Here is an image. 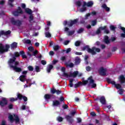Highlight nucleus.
Segmentation results:
<instances>
[{
  "label": "nucleus",
  "mask_w": 125,
  "mask_h": 125,
  "mask_svg": "<svg viewBox=\"0 0 125 125\" xmlns=\"http://www.w3.org/2000/svg\"><path fill=\"white\" fill-rule=\"evenodd\" d=\"M75 46H80L81 45V42L79 41H76L75 43Z\"/></svg>",
  "instance_id": "nucleus-48"
},
{
  "label": "nucleus",
  "mask_w": 125,
  "mask_h": 125,
  "mask_svg": "<svg viewBox=\"0 0 125 125\" xmlns=\"http://www.w3.org/2000/svg\"><path fill=\"white\" fill-rule=\"evenodd\" d=\"M31 41L30 40H26L25 41V43H27V44H31Z\"/></svg>",
  "instance_id": "nucleus-57"
},
{
  "label": "nucleus",
  "mask_w": 125,
  "mask_h": 125,
  "mask_svg": "<svg viewBox=\"0 0 125 125\" xmlns=\"http://www.w3.org/2000/svg\"><path fill=\"white\" fill-rule=\"evenodd\" d=\"M75 30H72L71 31H68V36H73L75 34Z\"/></svg>",
  "instance_id": "nucleus-44"
},
{
  "label": "nucleus",
  "mask_w": 125,
  "mask_h": 125,
  "mask_svg": "<svg viewBox=\"0 0 125 125\" xmlns=\"http://www.w3.org/2000/svg\"><path fill=\"white\" fill-rule=\"evenodd\" d=\"M65 118L67 122H68L69 124H70V125H72V124L74 123V119H73V117L72 116L70 115H65Z\"/></svg>",
  "instance_id": "nucleus-14"
},
{
  "label": "nucleus",
  "mask_w": 125,
  "mask_h": 125,
  "mask_svg": "<svg viewBox=\"0 0 125 125\" xmlns=\"http://www.w3.org/2000/svg\"><path fill=\"white\" fill-rule=\"evenodd\" d=\"M120 29L123 31L124 33L121 34V38H125V28L123 26H120Z\"/></svg>",
  "instance_id": "nucleus-23"
},
{
  "label": "nucleus",
  "mask_w": 125,
  "mask_h": 125,
  "mask_svg": "<svg viewBox=\"0 0 125 125\" xmlns=\"http://www.w3.org/2000/svg\"><path fill=\"white\" fill-rule=\"evenodd\" d=\"M97 23V20H94L91 21V25L92 26H95L96 25V23Z\"/></svg>",
  "instance_id": "nucleus-47"
},
{
  "label": "nucleus",
  "mask_w": 125,
  "mask_h": 125,
  "mask_svg": "<svg viewBox=\"0 0 125 125\" xmlns=\"http://www.w3.org/2000/svg\"><path fill=\"white\" fill-rule=\"evenodd\" d=\"M27 69L30 72H33V71H34V67H33L32 65H29Z\"/></svg>",
  "instance_id": "nucleus-39"
},
{
  "label": "nucleus",
  "mask_w": 125,
  "mask_h": 125,
  "mask_svg": "<svg viewBox=\"0 0 125 125\" xmlns=\"http://www.w3.org/2000/svg\"><path fill=\"white\" fill-rule=\"evenodd\" d=\"M78 75H79V71H76L73 72V73H70L69 75L67 73H63L62 74V76L63 77H66V78H68L69 77L70 78H71L72 77L73 78H76Z\"/></svg>",
  "instance_id": "nucleus-7"
},
{
  "label": "nucleus",
  "mask_w": 125,
  "mask_h": 125,
  "mask_svg": "<svg viewBox=\"0 0 125 125\" xmlns=\"http://www.w3.org/2000/svg\"><path fill=\"white\" fill-rule=\"evenodd\" d=\"M25 12H26V13H27V14H29L31 15L32 13H33V11H32V10L31 9L29 8H26L25 9Z\"/></svg>",
  "instance_id": "nucleus-31"
},
{
  "label": "nucleus",
  "mask_w": 125,
  "mask_h": 125,
  "mask_svg": "<svg viewBox=\"0 0 125 125\" xmlns=\"http://www.w3.org/2000/svg\"><path fill=\"white\" fill-rule=\"evenodd\" d=\"M60 104V102H59V101L56 100L53 102V106H59Z\"/></svg>",
  "instance_id": "nucleus-27"
},
{
  "label": "nucleus",
  "mask_w": 125,
  "mask_h": 125,
  "mask_svg": "<svg viewBox=\"0 0 125 125\" xmlns=\"http://www.w3.org/2000/svg\"><path fill=\"white\" fill-rule=\"evenodd\" d=\"M78 21H79L78 19H74V20H70L68 22L67 21H65L63 22V25L64 26H67V25L69 27H73V25L78 23Z\"/></svg>",
  "instance_id": "nucleus-3"
},
{
  "label": "nucleus",
  "mask_w": 125,
  "mask_h": 125,
  "mask_svg": "<svg viewBox=\"0 0 125 125\" xmlns=\"http://www.w3.org/2000/svg\"><path fill=\"white\" fill-rule=\"evenodd\" d=\"M121 43V49L122 53H125V42L124 41H122L120 42Z\"/></svg>",
  "instance_id": "nucleus-17"
},
{
  "label": "nucleus",
  "mask_w": 125,
  "mask_h": 125,
  "mask_svg": "<svg viewBox=\"0 0 125 125\" xmlns=\"http://www.w3.org/2000/svg\"><path fill=\"white\" fill-rule=\"evenodd\" d=\"M38 53H39V51L36 50L34 52H33L32 55L33 56H36V55H37Z\"/></svg>",
  "instance_id": "nucleus-56"
},
{
  "label": "nucleus",
  "mask_w": 125,
  "mask_h": 125,
  "mask_svg": "<svg viewBox=\"0 0 125 125\" xmlns=\"http://www.w3.org/2000/svg\"><path fill=\"white\" fill-rule=\"evenodd\" d=\"M81 12H84V11H86V7L85 6H83V4L82 6V8L80 9Z\"/></svg>",
  "instance_id": "nucleus-34"
},
{
  "label": "nucleus",
  "mask_w": 125,
  "mask_h": 125,
  "mask_svg": "<svg viewBox=\"0 0 125 125\" xmlns=\"http://www.w3.org/2000/svg\"><path fill=\"white\" fill-rule=\"evenodd\" d=\"M95 49V46H93L92 48H89L87 52H88V53H91L92 55H95L96 53L95 52V51H94Z\"/></svg>",
  "instance_id": "nucleus-18"
},
{
  "label": "nucleus",
  "mask_w": 125,
  "mask_h": 125,
  "mask_svg": "<svg viewBox=\"0 0 125 125\" xmlns=\"http://www.w3.org/2000/svg\"><path fill=\"white\" fill-rule=\"evenodd\" d=\"M18 12L20 13V14H23V10H22V8H21V7L19 6L18 7V9L17 10Z\"/></svg>",
  "instance_id": "nucleus-36"
},
{
  "label": "nucleus",
  "mask_w": 125,
  "mask_h": 125,
  "mask_svg": "<svg viewBox=\"0 0 125 125\" xmlns=\"http://www.w3.org/2000/svg\"><path fill=\"white\" fill-rule=\"evenodd\" d=\"M53 69V65L51 64H49L47 67L46 71L47 73H50L51 71V70Z\"/></svg>",
  "instance_id": "nucleus-25"
},
{
  "label": "nucleus",
  "mask_w": 125,
  "mask_h": 125,
  "mask_svg": "<svg viewBox=\"0 0 125 125\" xmlns=\"http://www.w3.org/2000/svg\"><path fill=\"white\" fill-rule=\"evenodd\" d=\"M25 78H26V75H21L20 77V81H21V82H22V83H25Z\"/></svg>",
  "instance_id": "nucleus-29"
},
{
  "label": "nucleus",
  "mask_w": 125,
  "mask_h": 125,
  "mask_svg": "<svg viewBox=\"0 0 125 125\" xmlns=\"http://www.w3.org/2000/svg\"><path fill=\"white\" fill-rule=\"evenodd\" d=\"M50 93L51 94H55V93H56L57 95H59V94L62 93V91L59 89L56 90V89L52 88L50 89Z\"/></svg>",
  "instance_id": "nucleus-12"
},
{
  "label": "nucleus",
  "mask_w": 125,
  "mask_h": 125,
  "mask_svg": "<svg viewBox=\"0 0 125 125\" xmlns=\"http://www.w3.org/2000/svg\"><path fill=\"white\" fill-rule=\"evenodd\" d=\"M29 51H34V47L30 46L28 47Z\"/></svg>",
  "instance_id": "nucleus-62"
},
{
  "label": "nucleus",
  "mask_w": 125,
  "mask_h": 125,
  "mask_svg": "<svg viewBox=\"0 0 125 125\" xmlns=\"http://www.w3.org/2000/svg\"><path fill=\"white\" fill-rule=\"evenodd\" d=\"M35 71L37 73H39L41 71V68H40V66L38 65L35 66Z\"/></svg>",
  "instance_id": "nucleus-43"
},
{
  "label": "nucleus",
  "mask_w": 125,
  "mask_h": 125,
  "mask_svg": "<svg viewBox=\"0 0 125 125\" xmlns=\"http://www.w3.org/2000/svg\"><path fill=\"white\" fill-rule=\"evenodd\" d=\"M19 14H20V13L18 11H14L13 12V15L14 16H16V17L19 16Z\"/></svg>",
  "instance_id": "nucleus-35"
},
{
  "label": "nucleus",
  "mask_w": 125,
  "mask_h": 125,
  "mask_svg": "<svg viewBox=\"0 0 125 125\" xmlns=\"http://www.w3.org/2000/svg\"><path fill=\"white\" fill-rule=\"evenodd\" d=\"M17 42H14L11 44V49H14V48H17Z\"/></svg>",
  "instance_id": "nucleus-26"
},
{
  "label": "nucleus",
  "mask_w": 125,
  "mask_h": 125,
  "mask_svg": "<svg viewBox=\"0 0 125 125\" xmlns=\"http://www.w3.org/2000/svg\"><path fill=\"white\" fill-rule=\"evenodd\" d=\"M103 27H105V28L103 30V31H104V34H106L107 35H108V34H110V31L108 30V28H107V25H104Z\"/></svg>",
  "instance_id": "nucleus-30"
},
{
  "label": "nucleus",
  "mask_w": 125,
  "mask_h": 125,
  "mask_svg": "<svg viewBox=\"0 0 125 125\" xmlns=\"http://www.w3.org/2000/svg\"><path fill=\"white\" fill-rule=\"evenodd\" d=\"M117 40V38L116 37H111L110 40H109V37L108 36L105 35L104 36V42L106 44H109L110 43V42H115Z\"/></svg>",
  "instance_id": "nucleus-5"
},
{
  "label": "nucleus",
  "mask_w": 125,
  "mask_h": 125,
  "mask_svg": "<svg viewBox=\"0 0 125 125\" xmlns=\"http://www.w3.org/2000/svg\"><path fill=\"white\" fill-rule=\"evenodd\" d=\"M88 83L89 81V83H88V86H90V84L91 85V88H95L96 87V83H94V80L92 79V76L89 77L87 79Z\"/></svg>",
  "instance_id": "nucleus-9"
},
{
  "label": "nucleus",
  "mask_w": 125,
  "mask_h": 125,
  "mask_svg": "<svg viewBox=\"0 0 125 125\" xmlns=\"http://www.w3.org/2000/svg\"><path fill=\"white\" fill-rule=\"evenodd\" d=\"M89 46L88 45H86L85 46L82 48V50L83 51H84V50H86L87 51H88V49H89Z\"/></svg>",
  "instance_id": "nucleus-33"
},
{
  "label": "nucleus",
  "mask_w": 125,
  "mask_h": 125,
  "mask_svg": "<svg viewBox=\"0 0 125 125\" xmlns=\"http://www.w3.org/2000/svg\"><path fill=\"white\" fill-rule=\"evenodd\" d=\"M10 102H14V101H17V100H16V98H14L13 97H12L10 98Z\"/></svg>",
  "instance_id": "nucleus-51"
},
{
  "label": "nucleus",
  "mask_w": 125,
  "mask_h": 125,
  "mask_svg": "<svg viewBox=\"0 0 125 125\" xmlns=\"http://www.w3.org/2000/svg\"><path fill=\"white\" fill-rule=\"evenodd\" d=\"M110 29L111 30V31H115L116 29V27H115V26L111 25L109 27Z\"/></svg>",
  "instance_id": "nucleus-45"
},
{
  "label": "nucleus",
  "mask_w": 125,
  "mask_h": 125,
  "mask_svg": "<svg viewBox=\"0 0 125 125\" xmlns=\"http://www.w3.org/2000/svg\"><path fill=\"white\" fill-rule=\"evenodd\" d=\"M70 42L69 41H65L64 42V45H68V44H69Z\"/></svg>",
  "instance_id": "nucleus-64"
},
{
  "label": "nucleus",
  "mask_w": 125,
  "mask_h": 125,
  "mask_svg": "<svg viewBox=\"0 0 125 125\" xmlns=\"http://www.w3.org/2000/svg\"><path fill=\"white\" fill-rule=\"evenodd\" d=\"M71 50H72V49H71V48H68L66 49V53L68 54L69 52H71Z\"/></svg>",
  "instance_id": "nucleus-58"
},
{
  "label": "nucleus",
  "mask_w": 125,
  "mask_h": 125,
  "mask_svg": "<svg viewBox=\"0 0 125 125\" xmlns=\"http://www.w3.org/2000/svg\"><path fill=\"white\" fill-rule=\"evenodd\" d=\"M106 82L108 83H111V84H113L114 85H115V87H116L117 89H121V88H122V86H121V84H116L115 81H111V79L109 78H106Z\"/></svg>",
  "instance_id": "nucleus-6"
},
{
  "label": "nucleus",
  "mask_w": 125,
  "mask_h": 125,
  "mask_svg": "<svg viewBox=\"0 0 125 125\" xmlns=\"http://www.w3.org/2000/svg\"><path fill=\"white\" fill-rule=\"evenodd\" d=\"M14 1V0H9L8 1V4L11 6V7H13V4H12V2Z\"/></svg>",
  "instance_id": "nucleus-42"
},
{
  "label": "nucleus",
  "mask_w": 125,
  "mask_h": 125,
  "mask_svg": "<svg viewBox=\"0 0 125 125\" xmlns=\"http://www.w3.org/2000/svg\"><path fill=\"white\" fill-rule=\"evenodd\" d=\"M117 49H118V48H117V47H113L112 49V52H115V51H116Z\"/></svg>",
  "instance_id": "nucleus-59"
},
{
  "label": "nucleus",
  "mask_w": 125,
  "mask_h": 125,
  "mask_svg": "<svg viewBox=\"0 0 125 125\" xmlns=\"http://www.w3.org/2000/svg\"><path fill=\"white\" fill-rule=\"evenodd\" d=\"M62 108L65 110L66 109H68V108H69V106H68V105L64 104L62 105Z\"/></svg>",
  "instance_id": "nucleus-54"
},
{
  "label": "nucleus",
  "mask_w": 125,
  "mask_h": 125,
  "mask_svg": "<svg viewBox=\"0 0 125 125\" xmlns=\"http://www.w3.org/2000/svg\"><path fill=\"white\" fill-rule=\"evenodd\" d=\"M124 92V89L120 88L119 89V94H123Z\"/></svg>",
  "instance_id": "nucleus-63"
},
{
  "label": "nucleus",
  "mask_w": 125,
  "mask_h": 125,
  "mask_svg": "<svg viewBox=\"0 0 125 125\" xmlns=\"http://www.w3.org/2000/svg\"><path fill=\"white\" fill-rule=\"evenodd\" d=\"M75 65H79L81 63V59L79 58H76L75 59Z\"/></svg>",
  "instance_id": "nucleus-32"
},
{
  "label": "nucleus",
  "mask_w": 125,
  "mask_h": 125,
  "mask_svg": "<svg viewBox=\"0 0 125 125\" xmlns=\"http://www.w3.org/2000/svg\"><path fill=\"white\" fill-rule=\"evenodd\" d=\"M70 115H71L70 117H74L76 115V112L75 111L70 112Z\"/></svg>",
  "instance_id": "nucleus-52"
},
{
  "label": "nucleus",
  "mask_w": 125,
  "mask_h": 125,
  "mask_svg": "<svg viewBox=\"0 0 125 125\" xmlns=\"http://www.w3.org/2000/svg\"><path fill=\"white\" fill-rule=\"evenodd\" d=\"M7 100L5 98H3L2 100L0 101V105L1 107H4L5 105H7Z\"/></svg>",
  "instance_id": "nucleus-15"
},
{
  "label": "nucleus",
  "mask_w": 125,
  "mask_h": 125,
  "mask_svg": "<svg viewBox=\"0 0 125 125\" xmlns=\"http://www.w3.org/2000/svg\"><path fill=\"white\" fill-rule=\"evenodd\" d=\"M0 35H3L4 36H8V35H10L11 34V31L10 30H8L6 32L2 30L0 32Z\"/></svg>",
  "instance_id": "nucleus-19"
},
{
  "label": "nucleus",
  "mask_w": 125,
  "mask_h": 125,
  "mask_svg": "<svg viewBox=\"0 0 125 125\" xmlns=\"http://www.w3.org/2000/svg\"><path fill=\"white\" fill-rule=\"evenodd\" d=\"M21 55L23 59H26L27 56L25 55L24 51H21L20 53L18 52H15L12 59H9L8 61V64L11 69H13L17 73H20L22 71L21 67H18L19 65V62L16 61V58L19 57Z\"/></svg>",
  "instance_id": "nucleus-1"
},
{
  "label": "nucleus",
  "mask_w": 125,
  "mask_h": 125,
  "mask_svg": "<svg viewBox=\"0 0 125 125\" xmlns=\"http://www.w3.org/2000/svg\"><path fill=\"white\" fill-rule=\"evenodd\" d=\"M94 4L93 1H90L86 3V2H83V6H87L88 7H91Z\"/></svg>",
  "instance_id": "nucleus-16"
},
{
  "label": "nucleus",
  "mask_w": 125,
  "mask_h": 125,
  "mask_svg": "<svg viewBox=\"0 0 125 125\" xmlns=\"http://www.w3.org/2000/svg\"><path fill=\"white\" fill-rule=\"evenodd\" d=\"M100 102L103 105H105V104H106V99H105V97L104 96L101 97Z\"/></svg>",
  "instance_id": "nucleus-22"
},
{
  "label": "nucleus",
  "mask_w": 125,
  "mask_h": 125,
  "mask_svg": "<svg viewBox=\"0 0 125 125\" xmlns=\"http://www.w3.org/2000/svg\"><path fill=\"white\" fill-rule=\"evenodd\" d=\"M99 73L101 76H106V72H107V69L104 68L103 67H101L98 70Z\"/></svg>",
  "instance_id": "nucleus-13"
},
{
  "label": "nucleus",
  "mask_w": 125,
  "mask_h": 125,
  "mask_svg": "<svg viewBox=\"0 0 125 125\" xmlns=\"http://www.w3.org/2000/svg\"><path fill=\"white\" fill-rule=\"evenodd\" d=\"M63 118L60 116H58L57 118V120L58 121V122H59L60 123H61V122H63Z\"/></svg>",
  "instance_id": "nucleus-41"
},
{
  "label": "nucleus",
  "mask_w": 125,
  "mask_h": 125,
  "mask_svg": "<svg viewBox=\"0 0 125 125\" xmlns=\"http://www.w3.org/2000/svg\"><path fill=\"white\" fill-rule=\"evenodd\" d=\"M83 31H84V29L81 28H80L77 31V33H78V34H81V33H83Z\"/></svg>",
  "instance_id": "nucleus-46"
},
{
  "label": "nucleus",
  "mask_w": 125,
  "mask_h": 125,
  "mask_svg": "<svg viewBox=\"0 0 125 125\" xmlns=\"http://www.w3.org/2000/svg\"><path fill=\"white\" fill-rule=\"evenodd\" d=\"M8 108L10 109H13V104H9Z\"/></svg>",
  "instance_id": "nucleus-61"
},
{
  "label": "nucleus",
  "mask_w": 125,
  "mask_h": 125,
  "mask_svg": "<svg viewBox=\"0 0 125 125\" xmlns=\"http://www.w3.org/2000/svg\"><path fill=\"white\" fill-rule=\"evenodd\" d=\"M105 28V27L103 26H101L99 27L96 32V34H97V35H99V34L101 33V31H103V30H104Z\"/></svg>",
  "instance_id": "nucleus-20"
},
{
  "label": "nucleus",
  "mask_w": 125,
  "mask_h": 125,
  "mask_svg": "<svg viewBox=\"0 0 125 125\" xmlns=\"http://www.w3.org/2000/svg\"><path fill=\"white\" fill-rule=\"evenodd\" d=\"M94 51H95L96 53L100 52V51H101V49L99 48H96V47H95Z\"/></svg>",
  "instance_id": "nucleus-49"
},
{
  "label": "nucleus",
  "mask_w": 125,
  "mask_h": 125,
  "mask_svg": "<svg viewBox=\"0 0 125 125\" xmlns=\"http://www.w3.org/2000/svg\"><path fill=\"white\" fill-rule=\"evenodd\" d=\"M34 20V16H33V15H30L29 16V22H31V21H33Z\"/></svg>",
  "instance_id": "nucleus-53"
},
{
  "label": "nucleus",
  "mask_w": 125,
  "mask_h": 125,
  "mask_svg": "<svg viewBox=\"0 0 125 125\" xmlns=\"http://www.w3.org/2000/svg\"><path fill=\"white\" fill-rule=\"evenodd\" d=\"M53 96V94H46L44 96V98L45 100H49Z\"/></svg>",
  "instance_id": "nucleus-21"
},
{
  "label": "nucleus",
  "mask_w": 125,
  "mask_h": 125,
  "mask_svg": "<svg viewBox=\"0 0 125 125\" xmlns=\"http://www.w3.org/2000/svg\"><path fill=\"white\" fill-rule=\"evenodd\" d=\"M10 48V45L9 44H5V48L4 46L2 43H0V54H3L4 52H7L8 49Z\"/></svg>",
  "instance_id": "nucleus-2"
},
{
  "label": "nucleus",
  "mask_w": 125,
  "mask_h": 125,
  "mask_svg": "<svg viewBox=\"0 0 125 125\" xmlns=\"http://www.w3.org/2000/svg\"><path fill=\"white\" fill-rule=\"evenodd\" d=\"M120 83H121V84H123V83H125V76L121 75L120 76Z\"/></svg>",
  "instance_id": "nucleus-24"
},
{
  "label": "nucleus",
  "mask_w": 125,
  "mask_h": 125,
  "mask_svg": "<svg viewBox=\"0 0 125 125\" xmlns=\"http://www.w3.org/2000/svg\"><path fill=\"white\" fill-rule=\"evenodd\" d=\"M76 4L79 7H80V6H81L82 5V2H80V1H76Z\"/></svg>",
  "instance_id": "nucleus-55"
},
{
  "label": "nucleus",
  "mask_w": 125,
  "mask_h": 125,
  "mask_svg": "<svg viewBox=\"0 0 125 125\" xmlns=\"http://www.w3.org/2000/svg\"><path fill=\"white\" fill-rule=\"evenodd\" d=\"M60 48V46L58 45H56L53 46V49L55 51H57Z\"/></svg>",
  "instance_id": "nucleus-40"
},
{
  "label": "nucleus",
  "mask_w": 125,
  "mask_h": 125,
  "mask_svg": "<svg viewBox=\"0 0 125 125\" xmlns=\"http://www.w3.org/2000/svg\"><path fill=\"white\" fill-rule=\"evenodd\" d=\"M88 83V80H85L82 82H79L77 83L74 84L75 88H78L80 85H86Z\"/></svg>",
  "instance_id": "nucleus-11"
},
{
  "label": "nucleus",
  "mask_w": 125,
  "mask_h": 125,
  "mask_svg": "<svg viewBox=\"0 0 125 125\" xmlns=\"http://www.w3.org/2000/svg\"><path fill=\"white\" fill-rule=\"evenodd\" d=\"M10 22L12 25L20 27L22 25V21L19 20H15L14 18H11L10 19Z\"/></svg>",
  "instance_id": "nucleus-4"
},
{
  "label": "nucleus",
  "mask_w": 125,
  "mask_h": 125,
  "mask_svg": "<svg viewBox=\"0 0 125 125\" xmlns=\"http://www.w3.org/2000/svg\"><path fill=\"white\" fill-rule=\"evenodd\" d=\"M45 35L46 38H50L51 37V34L49 31L45 32Z\"/></svg>",
  "instance_id": "nucleus-38"
},
{
  "label": "nucleus",
  "mask_w": 125,
  "mask_h": 125,
  "mask_svg": "<svg viewBox=\"0 0 125 125\" xmlns=\"http://www.w3.org/2000/svg\"><path fill=\"white\" fill-rule=\"evenodd\" d=\"M17 97L16 99V100H22V99L23 100V101L24 102H27L28 101V98L25 96H23L21 94L18 93L17 94Z\"/></svg>",
  "instance_id": "nucleus-10"
},
{
  "label": "nucleus",
  "mask_w": 125,
  "mask_h": 125,
  "mask_svg": "<svg viewBox=\"0 0 125 125\" xmlns=\"http://www.w3.org/2000/svg\"><path fill=\"white\" fill-rule=\"evenodd\" d=\"M65 65H66V67H70V68H73V67H74V63H73V62H71L69 64L66 62L65 63Z\"/></svg>",
  "instance_id": "nucleus-37"
},
{
  "label": "nucleus",
  "mask_w": 125,
  "mask_h": 125,
  "mask_svg": "<svg viewBox=\"0 0 125 125\" xmlns=\"http://www.w3.org/2000/svg\"><path fill=\"white\" fill-rule=\"evenodd\" d=\"M85 69L86 71H87V72H90V71H91V68L89 66H86Z\"/></svg>",
  "instance_id": "nucleus-50"
},
{
  "label": "nucleus",
  "mask_w": 125,
  "mask_h": 125,
  "mask_svg": "<svg viewBox=\"0 0 125 125\" xmlns=\"http://www.w3.org/2000/svg\"><path fill=\"white\" fill-rule=\"evenodd\" d=\"M102 7H103V8L105 9L106 10V11H107V12H109V11H110V8L107 7V5H106V4H103L102 5Z\"/></svg>",
  "instance_id": "nucleus-28"
},
{
  "label": "nucleus",
  "mask_w": 125,
  "mask_h": 125,
  "mask_svg": "<svg viewBox=\"0 0 125 125\" xmlns=\"http://www.w3.org/2000/svg\"><path fill=\"white\" fill-rule=\"evenodd\" d=\"M41 64H42V65H46V62L44 60H42Z\"/></svg>",
  "instance_id": "nucleus-60"
},
{
  "label": "nucleus",
  "mask_w": 125,
  "mask_h": 125,
  "mask_svg": "<svg viewBox=\"0 0 125 125\" xmlns=\"http://www.w3.org/2000/svg\"><path fill=\"white\" fill-rule=\"evenodd\" d=\"M13 118V116L12 115H10L9 116L8 118L11 121V122H13V121H15L16 124H18V123L20 122V119H19V117L17 115H14Z\"/></svg>",
  "instance_id": "nucleus-8"
}]
</instances>
